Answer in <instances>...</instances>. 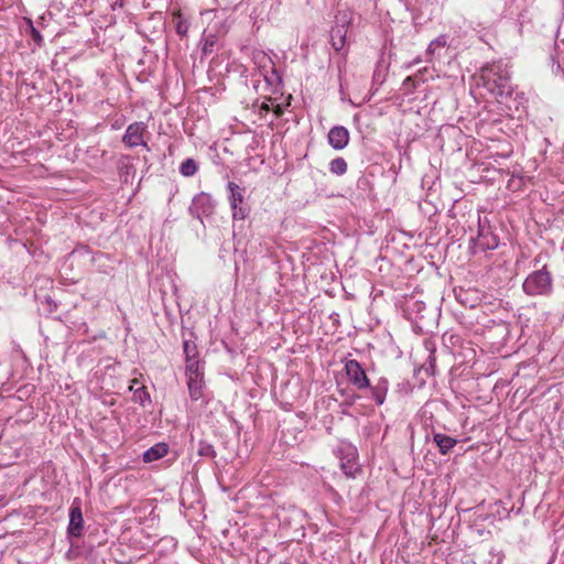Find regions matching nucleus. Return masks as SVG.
I'll return each instance as SVG.
<instances>
[{
    "label": "nucleus",
    "instance_id": "31",
    "mask_svg": "<svg viewBox=\"0 0 564 564\" xmlns=\"http://www.w3.org/2000/svg\"><path fill=\"white\" fill-rule=\"evenodd\" d=\"M272 75L276 77V80H278L279 83H281V82H282L281 77L279 76V74H278V72H276V69H275L274 67H272Z\"/></svg>",
    "mask_w": 564,
    "mask_h": 564
},
{
    "label": "nucleus",
    "instance_id": "25",
    "mask_svg": "<svg viewBox=\"0 0 564 564\" xmlns=\"http://www.w3.org/2000/svg\"><path fill=\"white\" fill-rule=\"evenodd\" d=\"M252 59L260 68H265L268 64L272 65L271 58L262 51L254 52L252 54Z\"/></svg>",
    "mask_w": 564,
    "mask_h": 564
},
{
    "label": "nucleus",
    "instance_id": "1",
    "mask_svg": "<svg viewBox=\"0 0 564 564\" xmlns=\"http://www.w3.org/2000/svg\"><path fill=\"white\" fill-rule=\"evenodd\" d=\"M478 85L494 95L499 104L511 108L510 100L514 91L507 64L499 61L484 65L480 68Z\"/></svg>",
    "mask_w": 564,
    "mask_h": 564
},
{
    "label": "nucleus",
    "instance_id": "15",
    "mask_svg": "<svg viewBox=\"0 0 564 564\" xmlns=\"http://www.w3.org/2000/svg\"><path fill=\"white\" fill-rule=\"evenodd\" d=\"M169 452L166 443H158L143 453V462L152 463L164 457Z\"/></svg>",
    "mask_w": 564,
    "mask_h": 564
},
{
    "label": "nucleus",
    "instance_id": "34",
    "mask_svg": "<svg viewBox=\"0 0 564 564\" xmlns=\"http://www.w3.org/2000/svg\"><path fill=\"white\" fill-rule=\"evenodd\" d=\"M66 557H67L68 560H72V551H68V552L66 553Z\"/></svg>",
    "mask_w": 564,
    "mask_h": 564
},
{
    "label": "nucleus",
    "instance_id": "28",
    "mask_svg": "<svg viewBox=\"0 0 564 564\" xmlns=\"http://www.w3.org/2000/svg\"><path fill=\"white\" fill-rule=\"evenodd\" d=\"M273 112L274 115L279 118L281 117L283 113H284V108L282 105H276L274 108H273Z\"/></svg>",
    "mask_w": 564,
    "mask_h": 564
},
{
    "label": "nucleus",
    "instance_id": "9",
    "mask_svg": "<svg viewBox=\"0 0 564 564\" xmlns=\"http://www.w3.org/2000/svg\"><path fill=\"white\" fill-rule=\"evenodd\" d=\"M448 36L441 34L429 44L425 52V62L432 63L435 58H441L443 51L448 45Z\"/></svg>",
    "mask_w": 564,
    "mask_h": 564
},
{
    "label": "nucleus",
    "instance_id": "32",
    "mask_svg": "<svg viewBox=\"0 0 564 564\" xmlns=\"http://www.w3.org/2000/svg\"><path fill=\"white\" fill-rule=\"evenodd\" d=\"M421 61H422V59H421V57H416L415 59H413V62H411V64L409 65V67H410V66H413V65H416V64H419V63H421Z\"/></svg>",
    "mask_w": 564,
    "mask_h": 564
},
{
    "label": "nucleus",
    "instance_id": "10",
    "mask_svg": "<svg viewBox=\"0 0 564 564\" xmlns=\"http://www.w3.org/2000/svg\"><path fill=\"white\" fill-rule=\"evenodd\" d=\"M187 388L193 401H198L204 395V373L187 377Z\"/></svg>",
    "mask_w": 564,
    "mask_h": 564
},
{
    "label": "nucleus",
    "instance_id": "7",
    "mask_svg": "<svg viewBox=\"0 0 564 564\" xmlns=\"http://www.w3.org/2000/svg\"><path fill=\"white\" fill-rule=\"evenodd\" d=\"M79 498H75L69 508V522L67 527V535L80 538L84 532V519Z\"/></svg>",
    "mask_w": 564,
    "mask_h": 564
},
{
    "label": "nucleus",
    "instance_id": "19",
    "mask_svg": "<svg viewBox=\"0 0 564 564\" xmlns=\"http://www.w3.org/2000/svg\"><path fill=\"white\" fill-rule=\"evenodd\" d=\"M185 361H186V367H185L186 378L195 376V375L204 373L203 366L200 365V361L197 358L185 359Z\"/></svg>",
    "mask_w": 564,
    "mask_h": 564
},
{
    "label": "nucleus",
    "instance_id": "13",
    "mask_svg": "<svg viewBox=\"0 0 564 564\" xmlns=\"http://www.w3.org/2000/svg\"><path fill=\"white\" fill-rule=\"evenodd\" d=\"M481 250H494L498 247L499 240L490 230H481L476 240Z\"/></svg>",
    "mask_w": 564,
    "mask_h": 564
},
{
    "label": "nucleus",
    "instance_id": "23",
    "mask_svg": "<svg viewBox=\"0 0 564 564\" xmlns=\"http://www.w3.org/2000/svg\"><path fill=\"white\" fill-rule=\"evenodd\" d=\"M422 369L425 371L426 375L435 376V373H436V357H435L434 349L430 350L427 359L423 364Z\"/></svg>",
    "mask_w": 564,
    "mask_h": 564
},
{
    "label": "nucleus",
    "instance_id": "18",
    "mask_svg": "<svg viewBox=\"0 0 564 564\" xmlns=\"http://www.w3.org/2000/svg\"><path fill=\"white\" fill-rule=\"evenodd\" d=\"M26 23L25 32L32 37L34 43L41 47L44 44V39L40 31L34 26L33 21L30 18H24Z\"/></svg>",
    "mask_w": 564,
    "mask_h": 564
},
{
    "label": "nucleus",
    "instance_id": "17",
    "mask_svg": "<svg viewBox=\"0 0 564 564\" xmlns=\"http://www.w3.org/2000/svg\"><path fill=\"white\" fill-rule=\"evenodd\" d=\"M198 171V164L197 162L188 158L185 161H183L180 165V173L185 177H191L195 175Z\"/></svg>",
    "mask_w": 564,
    "mask_h": 564
},
{
    "label": "nucleus",
    "instance_id": "11",
    "mask_svg": "<svg viewBox=\"0 0 564 564\" xmlns=\"http://www.w3.org/2000/svg\"><path fill=\"white\" fill-rule=\"evenodd\" d=\"M371 398L373 401L381 405L386 401V397L389 390V382L386 378H380L375 386H370Z\"/></svg>",
    "mask_w": 564,
    "mask_h": 564
},
{
    "label": "nucleus",
    "instance_id": "24",
    "mask_svg": "<svg viewBox=\"0 0 564 564\" xmlns=\"http://www.w3.org/2000/svg\"><path fill=\"white\" fill-rule=\"evenodd\" d=\"M183 351L185 355V359L197 358L198 356L196 344L188 339L183 341Z\"/></svg>",
    "mask_w": 564,
    "mask_h": 564
},
{
    "label": "nucleus",
    "instance_id": "33",
    "mask_svg": "<svg viewBox=\"0 0 564 564\" xmlns=\"http://www.w3.org/2000/svg\"><path fill=\"white\" fill-rule=\"evenodd\" d=\"M264 76V79L270 84L272 85V79L267 75V74H263Z\"/></svg>",
    "mask_w": 564,
    "mask_h": 564
},
{
    "label": "nucleus",
    "instance_id": "22",
    "mask_svg": "<svg viewBox=\"0 0 564 564\" xmlns=\"http://www.w3.org/2000/svg\"><path fill=\"white\" fill-rule=\"evenodd\" d=\"M218 37L216 34H207L204 35L203 39V45H202V53L204 56L213 53L214 46L217 44Z\"/></svg>",
    "mask_w": 564,
    "mask_h": 564
},
{
    "label": "nucleus",
    "instance_id": "2",
    "mask_svg": "<svg viewBox=\"0 0 564 564\" xmlns=\"http://www.w3.org/2000/svg\"><path fill=\"white\" fill-rule=\"evenodd\" d=\"M522 290L529 296L551 295L553 278L546 265L530 273L522 283Z\"/></svg>",
    "mask_w": 564,
    "mask_h": 564
},
{
    "label": "nucleus",
    "instance_id": "27",
    "mask_svg": "<svg viewBox=\"0 0 564 564\" xmlns=\"http://www.w3.org/2000/svg\"><path fill=\"white\" fill-rule=\"evenodd\" d=\"M341 469L345 475L352 477L357 470V467L352 460L348 459L346 463H341Z\"/></svg>",
    "mask_w": 564,
    "mask_h": 564
},
{
    "label": "nucleus",
    "instance_id": "16",
    "mask_svg": "<svg viewBox=\"0 0 564 564\" xmlns=\"http://www.w3.org/2000/svg\"><path fill=\"white\" fill-rule=\"evenodd\" d=\"M172 17H173V22L175 25L176 33L182 37H185L188 33L189 25H191L188 20L185 19L180 11L174 12L172 14Z\"/></svg>",
    "mask_w": 564,
    "mask_h": 564
},
{
    "label": "nucleus",
    "instance_id": "14",
    "mask_svg": "<svg viewBox=\"0 0 564 564\" xmlns=\"http://www.w3.org/2000/svg\"><path fill=\"white\" fill-rule=\"evenodd\" d=\"M433 441L442 455H447L457 444L456 438L442 433H434Z\"/></svg>",
    "mask_w": 564,
    "mask_h": 564
},
{
    "label": "nucleus",
    "instance_id": "29",
    "mask_svg": "<svg viewBox=\"0 0 564 564\" xmlns=\"http://www.w3.org/2000/svg\"><path fill=\"white\" fill-rule=\"evenodd\" d=\"M416 76H408L404 82H403V85L404 86H408V85H411V83L414 85V80H415Z\"/></svg>",
    "mask_w": 564,
    "mask_h": 564
},
{
    "label": "nucleus",
    "instance_id": "5",
    "mask_svg": "<svg viewBox=\"0 0 564 564\" xmlns=\"http://www.w3.org/2000/svg\"><path fill=\"white\" fill-rule=\"evenodd\" d=\"M345 371L349 382L358 390L370 388L369 378L365 369L356 359H350L345 362Z\"/></svg>",
    "mask_w": 564,
    "mask_h": 564
},
{
    "label": "nucleus",
    "instance_id": "8",
    "mask_svg": "<svg viewBox=\"0 0 564 564\" xmlns=\"http://www.w3.org/2000/svg\"><path fill=\"white\" fill-rule=\"evenodd\" d=\"M327 139L333 149L343 150L348 145L350 134L344 126H335L329 130Z\"/></svg>",
    "mask_w": 564,
    "mask_h": 564
},
{
    "label": "nucleus",
    "instance_id": "20",
    "mask_svg": "<svg viewBox=\"0 0 564 564\" xmlns=\"http://www.w3.org/2000/svg\"><path fill=\"white\" fill-rule=\"evenodd\" d=\"M348 165L344 158H336L329 163V171L338 176L347 172Z\"/></svg>",
    "mask_w": 564,
    "mask_h": 564
},
{
    "label": "nucleus",
    "instance_id": "21",
    "mask_svg": "<svg viewBox=\"0 0 564 564\" xmlns=\"http://www.w3.org/2000/svg\"><path fill=\"white\" fill-rule=\"evenodd\" d=\"M197 454L202 457H206V458H210V459L216 457V451H215L214 446L206 441L198 442Z\"/></svg>",
    "mask_w": 564,
    "mask_h": 564
},
{
    "label": "nucleus",
    "instance_id": "4",
    "mask_svg": "<svg viewBox=\"0 0 564 564\" xmlns=\"http://www.w3.org/2000/svg\"><path fill=\"white\" fill-rule=\"evenodd\" d=\"M147 128V124L142 121H135L133 123H130L127 127L126 132L122 137V142L128 148H135L138 145H142L148 151H150L148 143L143 139Z\"/></svg>",
    "mask_w": 564,
    "mask_h": 564
},
{
    "label": "nucleus",
    "instance_id": "30",
    "mask_svg": "<svg viewBox=\"0 0 564 564\" xmlns=\"http://www.w3.org/2000/svg\"><path fill=\"white\" fill-rule=\"evenodd\" d=\"M260 111H264V112H269L270 111V106L265 102H263L260 107Z\"/></svg>",
    "mask_w": 564,
    "mask_h": 564
},
{
    "label": "nucleus",
    "instance_id": "35",
    "mask_svg": "<svg viewBox=\"0 0 564 564\" xmlns=\"http://www.w3.org/2000/svg\"><path fill=\"white\" fill-rule=\"evenodd\" d=\"M2 501V497H0V502Z\"/></svg>",
    "mask_w": 564,
    "mask_h": 564
},
{
    "label": "nucleus",
    "instance_id": "3",
    "mask_svg": "<svg viewBox=\"0 0 564 564\" xmlns=\"http://www.w3.org/2000/svg\"><path fill=\"white\" fill-rule=\"evenodd\" d=\"M229 204L232 210L234 220H245L250 214V206L245 198V188L235 182H228Z\"/></svg>",
    "mask_w": 564,
    "mask_h": 564
},
{
    "label": "nucleus",
    "instance_id": "12",
    "mask_svg": "<svg viewBox=\"0 0 564 564\" xmlns=\"http://www.w3.org/2000/svg\"><path fill=\"white\" fill-rule=\"evenodd\" d=\"M344 23L341 25L337 24L335 28L332 29L330 37H332V45L336 51H340L345 45V39H346V18L347 14H343Z\"/></svg>",
    "mask_w": 564,
    "mask_h": 564
},
{
    "label": "nucleus",
    "instance_id": "26",
    "mask_svg": "<svg viewBox=\"0 0 564 564\" xmlns=\"http://www.w3.org/2000/svg\"><path fill=\"white\" fill-rule=\"evenodd\" d=\"M133 401L140 403L142 406L145 405V402H150V394L145 387H139L135 389L133 393Z\"/></svg>",
    "mask_w": 564,
    "mask_h": 564
},
{
    "label": "nucleus",
    "instance_id": "6",
    "mask_svg": "<svg viewBox=\"0 0 564 564\" xmlns=\"http://www.w3.org/2000/svg\"><path fill=\"white\" fill-rule=\"evenodd\" d=\"M215 210V200L207 193L197 194L189 206V213L192 216L202 219V217L210 216Z\"/></svg>",
    "mask_w": 564,
    "mask_h": 564
}]
</instances>
